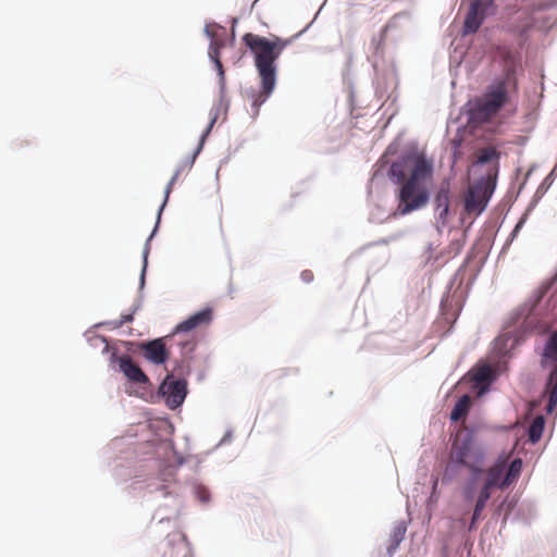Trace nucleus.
Returning a JSON list of instances; mask_svg holds the SVG:
<instances>
[{
  "label": "nucleus",
  "mask_w": 557,
  "mask_h": 557,
  "mask_svg": "<svg viewBox=\"0 0 557 557\" xmlns=\"http://www.w3.org/2000/svg\"><path fill=\"white\" fill-rule=\"evenodd\" d=\"M435 163L419 143L409 140L386 170V177L396 186L395 215L405 216L425 208L433 195Z\"/></svg>",
  "instance_id": "nucleus-1"
},
{
  "label": "nucleus",
  "mask_w": 557,
  "mask_h": 557,
  "mask_svg": "<svg viewBox=\"0 0 557 557\" xmlns=\"http://www.w3.org/2000/svg\"><path fill=\"white\" fill-rule=\"evenodd\" d=\"M164 453H172V460L162 457L160 453L147 460L146 467L153 469L157 475L153 478L141 479L138 475L131 484L133 491L145 492L146 494H158L164 503L160 504L152 515V521L158 524L175 520L182 510V502L173 490L172 480L177 470L185 465L186 458L176 449L173 438L162 440Z\"/></svg>",
  "instance_id": "nucleus-2"
},
{
  "label": "nucleus",
  "mask_w": 557,
  "mask_h": 557,
  "mask_svg": "<svg viewBox=\"0 0 557 557\" xmlns=\"http://www.w3.org/2000/svg\"><path fill=\"white\" fill-rule=\"evenodd\" d=\"M483 428L484 424L481 422H472L466 428L458 442L453 445L447 462L441 467L437 475L431 476L432 494L438 481L442 485L448 486L454 482L458 483L469 472L471 483L480 478L482 465L490 460L488 444L479 436Z\"/></svg>",
  "instance_id": "nucleus-3"
},
{
  "label": "nucleus",
  "mask_w": 557,
  "mask_h": 557,
  "mask_svg": "<svg viewBox=\"0 0 557 557\" xmlns=\"http://www.w3.org/2000/svg\"><path fill=\"white\" fill-rule=\"evenodd\" d=\"M166 437H156L146 444L132 445L125 437H115L103 447L102 457L107 461L116 483L133 482L138 475L141 479L153 478L156 470L146 467L147 460L154 457L157 453L168 460H172V453H164L162 440Z\"/></svg>",
  "instance_id": "nucleus-4"
},
{
  "label": "nucleus",
  "mask_w": 557,
  "mask_h": 557,
  "mask_svg": "<svg viewBox=\"0 0 557 557\" xmlns=\"http://www.w3.org/2000/svg\"><path fill=\"white\" fill-rule=\"evenodd\" d=\"M523 471V461L521 458L513 459L509 465L507 461V451L502 450L488 461L482 465V473L479 479L470 482V472L458 482V492L465 504H471L474 500L478 485L483 475H493L496 473L497 490L504 491L517 484Z\"/></svg>",
  "instance_id": "nucleus-5"
},
{
  "label": "nucleus",
  "mask_w": 557,
  "mask_h": 557,
  "mask_svg": "<svg viewBox=\"0 0 557 557\" xmlns=\"http://www.w3.org/2000/svg\"><path fill=\"white\" fill-rule=\"evenodd\" d=\"M557 267L552 282H544L535 289L531 297L512 312V319L529 326L531 330L540 327L545 321L557 318ZM530 331L529 334H531Z\"/></svg>",
  "instance_id": "nucleus-6"
},
{
  "label": "nucleus",
  "mask_w": 557,
  "mask_h": 557,
  "mask_svg": "<svg viewBox=\"0 0 557 557\" xmlns=\"http://www.w3.org/2000/svg\"><path fill=\"white\" fill-rule=\"evenodd\" d=\"M499 159L500 154L494 148H485L473 164L475 169H482L490 162H497L495 174L491 177H487L486 174H481L474 183L473 189L468 191L465 199V209L474 212L476 216L485 212L496 190Z\"/></svg>",
  "instance_id": "nucleus-7"
},
{
  "label": "nucleus",
  "mask_w": 557,
  "mask_h": 557,
  "mask_svg": "<svg viewBox=\"0 0 557 557\" xmlns=\"http://www.w3.org/2000/svg\"><path fill=\"white\" fill-rule=\"evenodd\" d=\"M143 391L134 392V395L150 404L163 403L171 411L181 410L188 394V380L177 377L173 371H168L160 380L157 389L150 381V385H141Z\"/></svg>",
  "instance_id": "nucleus-8"
},
{
  "label": "nucleus",
  "mask_w": 557,
  "mask_h": 557,
  "mask_svg": "<svg viewBox=\"0 0 557 557\" xmlns=\"http://www.w3.org/2000/svg\"><path fill=\"white\" fill-rule=\"evenodd\" d=\"M462 271L460 267L457 272L449 278L445 293L440 304V315L444 324L448 325V330L445 332L446 335L450 334L455 327V324L465 307L466 300L469 296L471 286L474 284L479 271L473 273L467 290L463 289V283H460L456 290H454L459 273Z\"/></svg>",
  "instance_id": "nucleus-9"
},
{
  "label": "nucleus",
  "mask_w": 557,
  "mask_h": 557,
  "mask_svg": "<svg viewBox=\"0 0 557 557\" xmlns=\"http://www.w3.org/2000/svg\"><path fill=\"white\" fill-rule=\"evenodd\" d=\"M243 44L247 47L253 59V66L259 78L257 91L265 94V96H272L277 86L278 60L268 55L250 40L243 41Z\"/></svg>",
  "instance_id": "nucleus-10"
},
{
  "label": "nucleus",
  "mask_w": 557,
  "mask_h": 557,
  "mask_svg": "<svg viewBox=\"0 0 557 557\" xmlns=\"http://www.w3.org/2000/svg\"><path fill=\"white\" fill-rule=\"evenodd\" d=\"M104 347L101 350L102 355H109V367L116 373L123 374V376L132 384L138 385H150L149 376L136 364H134L132 358L124 352H121L115 347L108 345L106 341Z\"/></svg>",
  "instance_id": "nucleus-11"
},
{
  "label": "nucleus",
  "mask_w": 557,
  "mask_h": 557,
  "mask_svg": "<svg viewBox=\"0 0 557 557\" xmlns=\"http://www.w3.org/2000/svg\"><path fill=\"white\" fill-rule=\"evenodd\" d=\"M498 13V4L494 0H475L465 15L461 37L474 34L488 18Z\"/></svg>",
  "instance_id": "nucleus-12"
},
{
  "label": "nucleus",
  "mask_w": 557,
  "mask_h": 557,
  "mask_svg": "<svg viewBox=\"0 0 557 557\" xmlns=\"http://www.w3.org/2000/svg\"><path fill=\"white\" fill-rule=\"evenodd\" d=\"M173 336H158L135 342V347L141 351V358L151 366L164 367L171 359V351L166 347V342Z\"/></svg>",
  "instance_id": "nucleus-13"
},
{
  "label": "nucleus",
  "mask_w": 557,
  "mask_h": 557,
  "mask_svg": "<svg viewBox=\"0 0 557 557\" xmlns=\"http://www.w3.org/2000/svg\"><path fill=\"white\" fill-rule=\"evenodd\" d=\"M482 99L492 113L504 107L509 101L507 78L504 75H495L483 89Z\"/></svg>",
  "instance_id": "nucleus-14"
},
{
  "label": "nucleus",
  "mask_w": 557,
  "mask_h": 557,
  "mask_svg": "<svg viewBox=\"0 0 557 557\" xmlns=\"http://www.w3.org/2000/svg\"><path fill=\"white\" fill-rule=\"evenodd\" d=\"M214 320V310L210 305H206L199 310L188 314L185 319L176 323L170 332V336L184 335L203 326H209Z\"/></svg>",
  "instance_id": "nucleus-15"
},
{
  "label": "nucleus",
  "mask_w": 557,
  "mask_h": 557,
  "mask_svg": "<svg viewBox=\"0 0 557 557\" xmlns=\"http://www.w3.org/2000/svg\"><path fill=\"white\" fill-rule=\"evenodd\" d=\"M246 40H250L268 55H272L273 59L277 60H280L284 50L294 42L292 37L282 38L277 35H270L269 37H265L253 33H245L242 37V41Z\"/></svg>",
  "instance_id": "nucleus-16"
},
{
  "label": "nucleus",
  "mask_w": 557,
  "mask_h": 557,
  "mask_svg": "<svg viewBox=\"0 0 557 557\" xmlns=\"http://www.w3.org/2000/svg\"><path fill=\"white\" fill-rule=\"evenodd\" d=\"M373 87L375 97L381 100H391L389 110L395 107L398 95L395 92L398 87L397 70L393 66L388 72L383 74L376 73V77L373 79Z\"/></svg>",
  "instance_id": "nucleus-17"
},
{
  "label": "nucleus",
  "mask_w": 557,
  "mask_h": 557,
  "mask_svg": "<svg viewBox=\"0 0 557 557\" xmlns=\"http://www.w3.org/2000/svg\"><path fill=\"white\" fill-rule=\"evenodd\" d=\"M460 114L466 115L469 123H482L488 119L492 111L487 110L481 96H474L460 108Z\"/></svg>",
  "instance_id": "nucleus-18"
},
{
  "label": "nucleus",
  "mask_w": 557,
  "mask_h": 557,
  "mask_svg": "<svg viewBox=\"0 0 557 557\" xmlns=\"http://www.w3.org/2000/svg\"><path fill=\"white\" fill-rule=\"evenodd\" d=\"M535 351L540 356L542 370H547L552 364H557V330L544 341L543 347L536 348Z\"/></svg>",
  "instance_id": "nucleus-19"
},
{
  "label": "nucleus",
  "mask_w": 557,
  "mask_h": 557,
  "mask_svg": "<svg viewBox=\"0 0 557 557\" xmlns=\"http://www.w3.org/2000/svg\"><path fill=\"white\" fill-rule=\"evenodd\" d=\"M497 490L496 484V473L493 475H483V478L480 480V484L478 485V491L475 493L474 500L471 504H474V507L485 509L488 500L492 497V490Z\"/></svg>",
  "instance_id": "nucleus-20"
},
{
  "label": "nucleus",
  "mask_w": 557,
  "mask_h": 557,
  "mask_svg": "<svg viewBox=\"0 0 557 557\" xmlns=\"http://www.w3.org/2000/svg\"><path fill=\"white\" fill-rule=\"evenodd\" d=\"M240 94L250 101L251 119L253 121L257 120L260 114L261 107L271 98V96H265V94L257 91L253 86L242 88Z\"/></svg>",
  "instance_id": "nucleus-21"
},
{
  "label": "nucleus",
  "mask_w": 557,
  "mask_h": 557,
  "mask_svg": "<svg viewBox=\"0 0 557 557\" xmlns=\"http://www.w3.org/2000/svg\"><path fill=\"white\" fill-rule=\"evenodd\" d=\"M557 177V172L555 170H550L547 175L542 180L540 185L537 186L535 193L533 194L530 202L528 203V211H533L536 206L540 203L544 195L550 189Z\"/></svg>",
  "instance_id": "nucleus-22"
},
{
  "label": "nucleus",
  "mask_w": 557,
  "mask_h": 557,
  "mask_svg": "<svg viewBox=\"0 0 557 557\" xmlns=\"http://www.w3.org/2000/svg\"><path fill=\"white\" fill-rule=\"evenodd\" d=\"M547 370L545 384L550 386V392L546 411L548 414H552L555 411L557 412V367H549Z\"/></svg>",
  "instance_id": "nucleus-23"
},
{
  "label": "nucleus",
  "mask_w": 557,
  "mask_h": 557,
  "mask_svg": "<svg viewBox=\"0 0 557 557\" xmlns=\"http://www.w3.org/2000/svg\"><path fill=\"white\" fill-rule=\"evenodd\" d=\"M528 335L522 338L515 337L513 334L510 335H498L493 339L492 346L495 349H498V352L503 356L508 354V350L513 349L515 347L520 346Z\"/></svg>",
  "instance_id": "nucleus-24"
},
{
  "label": "nucleus",
  "mask_w": 557,
  "mask_h": 557,
  "mask_svg": "<svg viewBox=\"0 0 557 557\" xmlns=\"http://www.w3.org/2000/svg\"><path fill=\"white\" fill-rule=\"evenodd\" d=\"M161 220H162V212H159L157 210L154 225H153L150 234L146 238L145 244H144V248H143V251H141V268H140V271L146 270V273L148 272V267H149V259L148 258H149V253H150V243L159 233L160 225H161Z\"/></svg>",
  "instance_id": "nucleus-25"
},
{
  "label": "nucleus",
  "mask_w": 557,
  "mask_h": 557,
  "mask_svg": "<svg viewBox=\"0 0 557 557\" xmlns=\"http://www.w3.org/2000/svg\"><path fill=\"white\" fill-rule=\"evenodd\" d=\"M470 400V396L468 394H463L455 401L450 412L448 413V419L451 424L458 422L462 417L469 413L471 408Z\"/></svg>",
  "instance_id": "nucleus-26"
},
{
  "label": "nucleus",
  "mask_w": 557,
  "mask_h": 557,
  "mask_svg": "<svg viewBox=\"0 0 557 557\" xmlns=\"http://www.w3.org/2000/svg\"><path fill=\"white\" fill-rule=\"evenodd\" d=\"M407 532V524L405 521L398 522L392 530L388 546L386 548L387 555L393 556L396 550L399 548L400 544L405 540V535Z\"/></svg>",
  "instance_id": "nucleus-27"
},
{
  "label": "nucleus",
  "mask_w": 557,
  "mask_h": 557,
  "mask_svg": "<svg viewBox=\"0 0 557 557\" xmlns=\"http://www.w3.org/2000/svg\"><path fill=\"white\" fill-rule=\"evenodd\" d=\"M190 493L197 502L201 505H209L212 500L211 491L208 485L198 480H190L188 482Z\"/></svg>",
  "instance_id": "nucleus-28"
},
{
  "label": "nucleus",
  "mask_w": 557,
  "mask_h": 557,
  "mask_svg": "<svg viewBox=\"0 0 557 557\" xmlns=\"http://www.w3.org/2000/svg\"><path fill=\"white\" fill-rule=\"evenodd\" d=\"M546 428V418L544 414H539L528 429V441L531 445H535L542 438Z\"/></svg>",
  "instance_id": "nucleus-29"
},
{
  "label": "nucleus",
  "mask_w": 557,
  "mask_h": 557,
  "mask_svg": "<svg viewBox=\"0 0 557 557\" xmlns=\"http://www.w3.org/2000/svg\"><path fill=\"white\" fill-rule=\"evenodd\" d=\"M519 498L516 495H506L495 509L494 516L499 517L506 513L511 516L512 511L517 508Z\"/></svg>",
  "instance_id": "nucleus-30"
},
{
  "label": "nucleus",
  "mask_w": 557,
  "mask_h": 557,
  "mask_svg": "<svg viewBox=\"0 0 557 557\" xmlns=\"http://www.w3.org/2000/svg\"><path fill=\"white\" fill-rule=\"evenodd\" d=\"M197 341L194 338H187L178 342L182 360L193 362L195 360V351L197 349Z\"/></svg>",
  "instance_id": "nucleus-31"
},
{
  "label": "nucleus",
  "mask_w": 557,
  "mask_h": 557,
  "mask_svg": "<svg viewBox=\"0 0 557 557\" xmlns=\"http://www.w3.org/2000/svg\"><path fill=\"white\" fill-rule=\"evenodd\" d=\"M450 195H451V191L449 189V187H442L440 188L437 191H433V195H432V203H433V208H440V207H445V206H449L450 205Z\"/></svg>",
  "instance_id": "nucleus-32"
},
{
  "label": "nucleus",
  "mask_w": 557,
  "mask_h": 557,
  "mask_svg": "<svg viewBox=\"0 0 557 557\" xmlns=\"http://www.w3.org/2000/svg\"><path fill=\"white\" fill-rule=\"evenodd\" d=\"M146 276V270L139 272L137 295L136 298L134 299L133 305L131 306V308H134L137 311L141 310L144 305Z\"/></svg>",
  "instance_id": "nucleus-33"
},
{
  "label": "nucleus",
  "mask_w": 557,
  "mask_h": 557,
  "mask_svg": "<svg viewBox=\"0 0 557 557\" xmlns=\"http://www.w3.org/2000/svg\"><path fill=\"white\" fill-rule=\"evenodd\" d=\"M183 171L176 166V170L174 171V173L171 176L170 181L165 185V188H164V191H163V199H162L160 206L158 207V211L159 212L163 213L164 209L166 208V206L169 203L170 195H171L172 189H173V186L176 183V181L178 180V176H180V174Z\"/></svg>",
  "instance_id": "nucleus-34"
},
{
  "label": "nucleus",
  "mask_w": 557,
  "mask_h": 557,
  "mask_svg": "<svg viewBox=\"0 0 557 557\" xmlns=\"http://www.w3.org/2000/svg\"><path fill=\"white\" fill-rule=\"evenodd\" d=\"M404 134L405 132L401 131L399 132L395 137L394 139L387 145V147L385 148L383 154L381 158L383 157H392V156H398L401 150L405 148V146L400 149L401 145H403V137H404Z\"/></svg>",
  "instance_id": "nucleus-35"
},
{
  "label": "nucleus",
  "mask_w": 557,
  "mask_h": 557,
  "mask_svg": "<svg viewBox=\"0 0 557 557\" xmlns=\"http://www.w3.org/2000/svg\"><path fill=\"white\" fill-rule=\"evenodd\" d=\"M211 108H216L224 115L223 120L225 121L231 108V98L227 96V91L218 90V99Z\"/></svg>",
  "instance_id": "nucleus-36"
},
{
  "label": "nucleus",
  "mask_w": 557,
  "mask_h": 557,
  "mask_svg": "<svg viewBox=\"0 0 557 557\" xmlns=\"http://www.w3.org/2000/svg\"><path fill=\"white\" fill-rule=\"evenodd\" d=\"M490 372H491L490 367L488 366H483L482 368H480L479 370L474 371L473 373L469 372L466 376H463L461 379V382H463L466 380H469V381H471L474 384L484 383V382H486L488 380Z\"/></svg>",
  "instance_id": "nucleus-37"
},
{
  "label": "nucleus",
  "mask_w": 557,
  "mask_h": 557,
  "mask_svg": "<svg viewBox=\"0 0 557 557\" xmlns=\"http://www.w3.org/2000/svg\"><path fill=\"white\" fill-rule=\"evenodd\" d=\"M386 34L387 32H384V29L381 28L380 33L377 35H374L371 39L370 48L373 54L376 57L382 55L384 52Z\"/></svg>",
  "instance_id": "nucleus-38"
},
{
  "label": "nucleus",
  "mask_w": 557,
  "mask_h": 557,
  "mask_svg": "<svg viewBox=\"0 0 557 557\" xmlns=\"http://www.w3.org/2000/svg\"><path fill=\"white\" fill-rule=\"evenodd\" d=\"M472 224L473 222H471L468 227H466L465 231H462V234L459 238H454L448 248L449 250L453 252L454 256H457L461 252V250L463 249L465 245H466V242H467V238H468V234L472 227Z\"/></svg>",
  "instance_id": "nucleus-39"
},
{
  "label": "nucleus",
  "mask_w": 557,
  "mask_h": 557,
  "mask_svg": "<svg viewBox=\"0 0 557 557\" xmlns=\"http://www.w3.org/2000/svg\"><path fill=\"white\" fill-rule=\"evenodd\" d=\"M533 211H528V207H525L523 213L518 219L517 223L515 224L513 228L511 230V232L508 235L509 243H513L517 239V237L519 236L520 231L523 228V226L528 222V220L530 218V214Z\"/></svg>",
  "instance_id": "nucleus-40"
},
{
  "label": "nucleus",
  "mask_w": 557,
  "mask_h": 557,
  "mask_svg": "<svg viewBox=\"0 0 557 557\" xmlns=\"http://www.w3.org/2000/svg\"><path fill=\"white\" fill-rule=\"evenodd\" d=\"M173 370L178 374L177 377H186V380H188V376L193 371L191 362L182 359H175L173 360Z\"/></svg>",
  "instance_id": "nucleus-41"
},
{
  "label": "nucleus",
  "mask_w": 557,
  "mask_h": 557,
  "mask_svg": "<svg viewBox=\"0 0 557 557\" xmlns=\"http://www.w3.org/2000/svg\"><path fill=\"white\" fill-rule=\"evenodd\" d=\"M203 148L201 146L196 145V147L193 149V151L183 159L178 164L177 168L184 171L185 169H191L199 157V154L202 152Z\"/></svg>",
  "instance_id": "nucleus-42"
},
{
  "label": "nucleus",
  "mask_w": 557,
  "mask_h": 557,
  "mask_svg": "<svg viewBox=\"0 0 557 557\" xmlns=\"http://www.w3.org/2000/svg\"><path fill=\"white\" fill-rule=\"evenodd\" d=\"M451 214H453V212L450 210V205L434 209L435 222H438L442 225H448L449 224Z\"/></svg>",
  "instance_id": "nucleus-43"
},
{
  "label": "nucleus",
  "mask_w": 557,
  "mask_h": 557,
  "mask_svg": "<svg viewBox=\"0 0 557 557\" xmlns=\"http://www.w3.org/2000/svg\"><path fill=\"white\" fill-rule=\"evenodd\" d=\"M410 18V13L408 11H401L392 16L389 21L382 27L384 32H388L392 28H396L398 23L403 20L408 21Z\"/></svg>",
  "instance_id": "nucleus-44"
},
{
  "label": "nucleus",
  "mask_w": 557,
  "mask_h": 557,
  "mask_svg": "<svg viewBox=\"0 0 557 557\" xmlns=\"http://www.w3.org/2000/svg\"><path fill=\"white\" fill-rule=\"evenodd\" d=\"M212 454V450L209 449L207 451H203V453H200V454H196V455H191L189 457H186V462H188V460H194L195 463L193 466V470L195 472H199L200 471V468H201V463L206 461L207 457L210 456ZM185 458V456H183Z\"/></svg>",
  "instance_id": "nucleus-45"
},
{
  "label": "nucleus",
  "mask_w": 557,
  "mask_h": 557,
  "mask_svg": "<svg viewBox=\"0 0 557 557\" xmlns=\"http://www.w3.org/2000/svg\"><path fill=\"white\" fill-rule=\"evenodd\" d=\"M221 46L215 44L214 41L209 42L208 46V58L212 63L213 67L216 66L218 63H222L220 60Z\"/></svg>",
  "instance_id": "nucleus-46"
},
{
  "label": "nucleus",
  "mask_w": 557,
  "mask_h": 557,
  "mask_svg": "<svg viewBox=\"0 0 557 557\" xmlns=\"http://www.w3.org/2000/svg\"><path fill=\"white\" fill-rule=\"evenodd\" d=\"M213 70L218 76V90L227 91L226 74L222 63H218Z\"/></svg>",
  "instance_id": "nucleus-47"
},
{
  "label": "nucleus",
  "mask_w": 557,
  "mask_h": 557,
  "mask_svg": "<svg viewBox=\"0 0 557 557\" xmlns=\"http://www.w3.org/2000/svg\"><path fill=\"white\" fill-rule=\"evenodd\" d=\"M94 330L95 329H91L90 326L84 332L83 335L86 338V341L94 347L97 346V342L106 343L107 337L104 335L95 333Z\"/></svg>",
  "instance_id": "nucleus-48"
},
{
  "label": "nucleus",
  "mask_w": 557,
  "mask_h": 557,
  "mask_svg": "<svg viewBox=\"0 0 557 557\" xmlns=\"http://www.w3.org/2000/svg\"><path fill=\"white\" fill-rule=\"evenodd\" d=\"M211 26L222 29L223 32L225 30V27L222 26L220 23L215 21H206L202 29V35L209 40V42L213 41V34L210 29Z\"/></svg>",
  "instance_id": "nucleus-49"
},
{
  "label": "nucleus",
  "mask_w": 557,
  "mask_h": 557,
  "mask_svg": "<svg viewBox=\"0 0 557 557\" xmlns=\"http://www.w3.org/2000/svg\"><path fill=\"white\" fill-rule=\"evenodd\" d=\"M233 437H234V430L232 428L226 429L222 438L218 442L216 445H214L211 448L212 453H214L216 449H219L222 446L231 444L233 441Z\"/></svg>",
  "instance_id": "nucleus-50"
},
{
  "label": "nucleus",
  "mask_w": 557,
  "mask_h": 557,
  "mask_svg": "<svg viewBox=\"0 0 557 557\" xmlns=\"http://www.w3.org/2000/svg\"><path fill=\"white\" fill-rule=\"evenodd\" d=\"M482 512H483V509L476 508L473 506L472 513H471V520H470L471 529H476L479 522L482 520Z\"/></svg>",
  "instance_id": "nucleus-51"
},
{
  "label": "nucleus",
  "mask_w": 557,
  "mask_h": 557,
  "mask_svg": "<svg viewBox=\"0 0 557 557\" xmlns=\"http://www.w3.org/2000/svg\"><path fill=\"white\" fill-rule=\"evenodd\" d=\"M134 322V319L133 317L128 313V311H123L121 314H120V318L116 320V322L114 323V329H119L121 326H123L124 324H129V323H133Z\"/></svg>",
  "instance_id": "nucleus-52"
},
{
  "label": "nucleus",
  "mask_w": 557,
  "mask_h": 557,
  "mask_svg": "<svg viewBox=\"0 0 557 557\" xmlns=\"http://www.w3.org/2000/svg\"><path fill=\"white\" fill-rule=\"evenodd\" d=\"M213 129L212 124H207L206 127L202 129L199 138H198V146H201V148H205L206 141L208 137L210 136L211 132Z\"/></svg>",
  "instance_id": "nucleus-53"
},
{
  "label": "nucleus",
  "mask_w": 557,
  "mask_h": 557,
  "mask_svg": "<svg viewBox=\"0 0 557 557\" xmlns=\"http://www.w3.org/2000/svg\"><path fill=\"white\" fill-rule=\"evenodd\" d=\"M321 9H322V7H321V8L319 9V11L314 14V17L312 18V21H311L309 24H307V25L305 26V28H302L301 30H299L298 33H296L295 35H293V36H292L293 41H295V40L299 39V38H300V37H301V36H302V35H304V34H305V33H306V32H307V30L312 26V24L314 23V21H315V20H317V17H318V15H319V13H320Z\"/></svg>",
  "instance_id": "nucleus-54"
},
{
  "label": "nucleus",
  "mask_w": 557,
  "mask_h": 557,
  "mask_svg": "<svg viewBox=\"0 0 557 557\" xmlns=\"http://www.w3.org/2000/svg\"><path fill=\"white\" fill-rule=\"evenodd\" d=\"M321 9H322V7H321V8L319 9V11L314 14V17L312 18V21H311L309 24H307V25L305 26V28H302L301 30H299L298 33H296L295 35H293V36H292L293 41H295V40L299 39V38H300V37H301V36H302V35H304V34H305V33H306V32H307V30L312 26V24L314 23V21H315V20H317V17H318V15H319V13H320Z\"/></svg>",
  "instance_id": "nucleus-55"
},
{
  "label": "nucleus",
  "mask_w": 557,
  "mask_h": 557,
  "mask_svg": "<svg viewBox=\"0 0 557 557\" xmlns=\"http://www.w3.org/2000/svg\"><path fill=\"white\" fill-rule=\"evenodd\" d=\"M321 9H322V7H321V8L319 9V11L314 14V17L312 18V21H311L309 24H307V25L305 26V28H302L301 30H299L298 33H296L295 35H293V36H292L293 41H295V40L299 39V38H300V37H301V36H302V35H304V34H305V33H306V32H307V30L312 26V24L314 23V21H315V20H317V17H318V15H319V13H320Z\"/></svg>",
  "instance_id": "nucleus-56"
},
{
  "label": "nucleus",
  "mask_w": 557,
  "mask_h": 557,
  "mask_svg": "<svg viewBox=\"0 0 557 557\" xmlns=\"http://www.w3.org/2000/svg\"><path fill=\"white\" fill-rule=\"evenodd\" d=\"M511 518V522L512 523H516V522H520L522 520H524V510L522 508H518V509H515L510 516Z\"/></svg>",
  "instance_id": "nucleus-57"
},
{
  "label": "nucleus",
  "mask_w": 557,
  "mask_h": 557,
  "mask_svg": "<svg viewBox=\"0 0 557 557\" xmlns=\"http://www.w3.org/2000/svg\"><path fill=\"white\" fill-rule=\"evenodd\" d=\"M300 280L306 283V284H309L311 282H313L314 280V275H313V272L310 271V270H304L300 272Z\"/></svg>",
  "instance_id": "nucleus-58"
},
{
  "label": "nucleus",
  "mask_w": 557,
  "mask_h": 557,
  "mask_svg": "<svg viewBox=\"0 0 557 557\" xmlns=\"http://www.w3.org/2000/svg\"><path fill=\"white\" fill-rule=\"evenodd\" d=\"M220 114H222L221 112L218 111L216 108H211L210 109V112H209V121H208V124H212V126L214 127Z\"/></svg>",
  "instance_id": "nucleus-59"
},
{
  "label": "nucleus",
  "mask_w": 557,
  "mask_h": 557,
  "mask_svg": "<svg viewBox=\"0 0 557 557\" xmlns=\"http://www.w3.org/2000/svg\"><path fill=\"white\" fill-rule=\"evenodd\" d=\"M115 322H116V320L100 321V322H97V323L92 324L91 329H100V327H104V326H111L112 329H114V323Z\"/></svg>",
  "instance_id": "nucleus-60"
},
{
  "label": "nucleus",
  "mask_w": 557,
  "mask_h": 557,
  "mask_svg": "<svg viewBox=\"0 0 557 557\" xmlns=\"http://www.w3.org/2000/svg\"><path fill=\"white\" fill-rule=\"evenodd\" d=\"M163 420L168 423L169 432L172 435L175 431V426L169 414H164Z\"/></svg>",
  "instance_id": "nucleus-61"
},
{
  "label": "nucleus",
  "mask_w": 557,
  "mask_h": 557,
  "mask_svg": "<svg viewBox=\"0 0 557 557\" xmlns=\"http://www.w3.org/2000/svg\"><path fill=\"white\" fill-rule=\"evenodd\" d=\"M472 221L468 222L467 221V216L465 214H460L459 216V224L460 226L462 227V231L466 230V227H468V225L471 223Z\"/></svg>",
  "instance_id": "nucleus-62"
},
{
  "label": "nucleus",
  "mask_w": 557,
  "mask_h": 557,
  "mask_svg": "<svg viewBox=\"0 0 557 557\" xmlns=\"http://www.w3.org/2000/svg\"><path fill=\"white\" fill-rule=\"evenodd\" d=\"M435 248L433 246V243H429L425 247V253H428V260H430V258L432 257L433 252H434Z\"/></svg>",
  "instance_id": "nucleus-63"
},
{
  "label": "nucleus",
  "mask_w": 557,
  "mask_h": 557,
  "mask_svg": "<svg viewBox=\"0 0 557 557\" xmlns=\"http://www.w3.org/2000/svg\"><path fill=\"white\" fill-rule=\"evenodd\" d=\"M512 243H509V237L506 238L503 247H502V250L499 252V256H503L511 246Z\"/></svg>",
  "instance_id": "nucleus-64"
}]
</instances>
